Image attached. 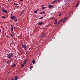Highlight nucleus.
Instances as JSON below:
<instances>
[{"label":"nucleus","mask_w":80,"mask_h":80,"mask_svg":"<svg viewBox=\"0 0 80 80\" xmlns=\"http://www.w3.org/2000/svg\"><path fill=\"white\" fill-rule=\"evenodd\" d=\"M13 55L12 54H8V56H7V58H10L11 57H13Z\"/></svg>","instance_id":"nucleus-1"},{"label":"nucleus","mask_w":80,"mask_h":80,"mask_svg":"<svg viewBox=\"0 0 80 80\" xmlns=\"http://www.w3.org/2000/svg\"><path fill=\"white\" fill-rule=\"evenodd\" d=\"M11 18L12 20H15L16 19V17L13 16H11Z\"/></svg>","instance_id":"nucleus-2"},{"label":"nucleus","mask_w":80,"mask_h":80,"mask_svg":"<svg viewBox=\"0 0 80 80\" xmlns=\"http://www.w3.org/2000/svg\"><path fill=\"white\" fill-rule=\"evenodd\" d=\"M2 12L5 13H7V12H8V11H6V10H5V9H3L2 10Z\"/></svg>","instance_id":"nucleus-3"},{"label":"nucleus","mask_w":80,"mask_h":80,"mask_svg":"<svg viewBox=\"0 0 80 80\" xmlns=\"http://www.w3.org/2000/svg\"><path fill=\"white\" fill-rule=\"evenodd\" d=\"M45 35V33H42V35L40 37V38H43Z\"/></svg>","instance_id":"nucleus-4"},{"label":"nucleus","mask_w":80,"mask_h":80,"mask_svg":"<svg viewBox=\"0 0 80 80\" xmlns=\"http://www.w3.org/2000/svg\"><path fill=\"white\" fill-rule=\"evenodd\" d=\"M40 14H41L42 15H43V14H45V12L44 11L43 12H40Z\"/></svg>","instance_id":"nucleus-5"},{"label":"nucleus","mask_w":80,"mask_h":80,"mask_svg":"<svg viewBox=\"0 0 80 80\" xmlns=\"http://www.w3.org/2000/svg\"><path fill=\"white\" fill-rule=\"evenodd\" d=\"M11 67L12 68H14V67H16V65L13 64V65H11Z\"/></svg>","instance_id":"nucleus-6"},{"label":"nucleus","mask_w":80,"mask_h":80,"mask_svg":"<svg viewBox=\"0 0 80 80\" xmlns=\"http://www.w3.org/2000/svg\"><path fill=\"white\" fill-rule=\"evenodd\" d=\"M22 47H23L25 50H26L27 48L26 47V46L25 45H22Z\"/></svg>","instance_id":"nucleus-7"},{"label":"nucleus","mask_w":80,"mask_h":80,"mask_svg":"<svg viewBox=\"0 0 80 80\" xmlns=\"http://www.w3.org/2000/svg\"><path fill=\"white\" fill-rule=\"evenodd\" d=\"M42 24H43V22H39L38 23V24L39 25H42Z\"/></svg>","instance_id":"nucleus-8"},{"label":"nucleus","mask_w":80,"mask_h":80,"mask_svg":"<svg viewBox=\"0 0 80 80\" xmlns=\"http://www.w3.org/2000/svg\"><path fill=\"white\" fill-rule=\"evenodd\" d=\"M48 6L49 7V8H52V7H53V6L51 5H48Z\"/></svg>","instance_id":"nucleus-9"},{"label":"nucleus","mask_w":80,"mask_h":80,"mask_svg":"<svg viewBox=\"0 0 80 80\" xmlns=\"http://www.w3.org/2000/svg\"><path fill=\"white\" fill-rule=\"evenodd\" d=\"M18 77H17V76H16V77H15V78H14V80H17V79H18Z\"/></svg>","instance_id":"nucleus-10"},{"label":"nucleus","mask_w":80,"mask_h":80,"mask_svg":"<svg viewBox=\"0 0 80 80\" xmlns=\"http://www.w3.org/2000/svg\"><path fill=\"white\" fill-rule=\"evenodd\" d=\"M66 19H67V18H64L62 22H64L66 20Z\"/></svg>","instance_id":"nucleus-11"},{"label":"nucleus","mask_w":80,"mask_h":80,"mask_svg":"<svg viewBox=\"0 0 80 80\" xmlns=\"http://www.w3.org/2000/svg\"><path fill=\"white\" fill-rule=\"evenodd\" d=\"M57 2V0H55L53 2L54 3H55Z\"/></svg>","instance_id":"nucleus-12"},{"label":"nucleus","mask_w":80,"mask_h":80,"mask_svg":"<svg viewBox=\"0 0 80 80\" xmlns=\"http://www.w3.org/2000/svg\"><path fill=\"white\" fill-rule=\"evenodd\" d=\"M78 5H79V2H78V4L76 5V7H77L78 6Z\"/></svg>","instance_id":"nucleus-13"},{"label":"nucleus","mask_w":80,"mask_h":80,"mask_svg":"<svg viewBox=\"0 0 80 80\" xmlns=\"http://www.w3.org/2000/svg\"><path fill=\"white\" fill-rule=\"evenodd\" d=\"M34 13H37V10H35Z\"/></svg>","instance_id":"nucleus-14"},{"label":"nucleus","mask_w":80,"mask_h":80,"mask_svg":"<svg viewBox=\"0 0 80 80\" xmlns=\"http://www.w3.org/2000/svg\"><path fill=\"white\" fill-rule=\"evenodd\" d=\"M32 62V63H33V64H35V60H33Z\"/></svg>","instance_id":"nucleus-15"},{"label":"nucleus","mask_w":80,"mask_h":80,"mask_svg":"<svg viewBox=\"0 0 80 80\" xmlns=\"http://www.w3.org/2000/svg\"><path fill=\"white\" fill-rule=\"evenodd\" d=\"M10 62V60H9L7 62V64H8V63H9V62Z\"/></svg>","instance_id":"nucleus-16"},{"label":"nucleus","mask_w":80,"mask_h":80,"mask_svg":"<svg viewBox=\"0 0 80 80\" xmlns=\"http://www.w3.org/2000/svg\"><path fill=\"white\" fill-rule=\"evenodd\" d=\"M11 30L12 31H13V26L12 27H11Z\"/></svg>","instance_id":"nucleus-17"},{"label":"nucleus","mask_w":80,"mask_h":80,"mask_svg":"<svg viewBox=\"0 0 80 80\" xmlns=\"http://www.w3.org/2000/svg\"><path fill=\"white\" fill-rule=\"evenodd\" d=\"M32 68H33V66H31L30 68V70H32Z\"/></svg>","instance_id":"nucleus-18"},{"label":"nucleus","mask_w":80,"mask_h":80,"mask_svg":"<svg viewBox=\"0 0 80 80\" xmlns=\"http://www.w3.org/2000/svg\"><path fill=\"white\" fill-rule=\"evenodd\" d=\"M14 5H15L16 6H17V5H18V4H17L15 3H14Z\"/></svg>","instance_id":"nucleus-19"},{"label":"nucleus","mask_w":80,"mask_h":80,"mask_svg":"<svg viewBox=\"0 0 80 80\" xmlns=\"http://www.w3.org/2000/svg\"><path fill=\"white\" fill-rule=\"evenodd\" d=\"M45 8H46L45 7L42 8V10H44V9H45Z\"/></svg>","instance_id":"nucleus-20"},{"label":"nucleus","mask_w":80,"mask_h":80,"mask_svg":"<svg viewBox=\"0 0 80 80\" xmlns=\"http://www.w3.org/2000/svg\"><path fill=\"white\" fill-rule=\"evenodd\" d=\"M2 18H6V17L4 16H2Z\"/></svg>","instance_id":"nucleus-21"},{"label":"nucleus","mask_w":80,"mask_h":80,"mask_svg":"<svg viewBox=\"0 0 80 80\" xmlns=\"http://www.w3.org/2000/svg\"><path fill=\"white\" fill-rule=\"evenodd\" d=\"M62 20H62V21H60L59 22H58V24H59V23H60V22H62Z\"/></svg>","instance_id":"nucleus-22"},{"label":"nucleus","mask_w":80,"mask_h":80,"mask_svg":"<svg viewBox=\"0 0 80 80\" xmlns=\"http://www.w3.org/2000/svg\"><path fill=\"white\" fill-rule=\"evenodd\" d=\"M55 22L56 23H57V19H56V20H55Z\"/></svg>","instance_id":"nucleus-23"},{"label":"nucleus","mask_w":80,"mask_h":80,"mask_svg":"<svg viewBox=\"0 0 80 80\" xmlns=\"http://www.w3.org/2000/svg\"><path fill=\"white\" fill-rule=\"evenodd\" d=\"M39 19H43V17L40 18Z\"/></svg>","instance_id":"nucleus-24"},{"label":"nucleus","mask_w":80,"mask_h":80,"mask_svg":"<svg viewBox=\"0 0 80 80\" xmlns=\"http://www.w3.org/2000/svg\"><path fill=\"white\" fill-rule=\"evenodd\" d=\"M10 36L12 37H13V36L12 35V34H10Z\"/></svg>","instance_id":"nucleus-25"},{"label":"nucleus","mask_w":80,"mask_h":80,"mask_svg":"<svg viewBox=\"0 0 80 80\" xmlns=\"http://www.w3.org/2000/svg\"><path fill=\"white\" fill-rule=\"evenodd\" d=\"M11 27H13V26H12V25H11Z\"/></svg>","instance_id":"nucleus-26"},{"label":"nucleus","mask_w":80,"mask_h":80,"mask_svg":"<svg viewBox=\"0 0 80 80\" xmlns=\"http://www.w3.org/2000/svg\"><path fill=\"white\" fill-rule=\"evenodd\" d=\"M23 0H20L21 2H23Z\"/></svg>","instance_id":"nucleus-27"},{"label":"nucleus","mask_w":80,"mask_h":80,"mask_svg":"<svg viewBox=\"0 0 80 80\" xmlns=\"http://www.w3.org/2000/svg\"><path fill=\"white\" fill-rule=\"evenodd\" d=\"M53 3H54L53 2H52V3L51 4H52V5H53Z\"/></svg>","instance_id":"nucleus-28"},{"label":"nucleus","mask_w":80,"mask_h":80,"mask_svg":"<svg viewBox=\"0 0 80 80\" xmlns=\"http://www.w3.org/2000/svg\"><path fill=\"white\" fill-rule=\"evenodd\" d=\"M60 15H61V13H60V14L59 15V16H60Z\"/></svg>","instance_id":"nucleus-29"},{"label":"nucleus","mask_w":80,"mask_h":80,"mask_svg":"<svg viewBox=\"0 0 80 80\" xmlns=\"http://www.w3.org/2000/svg\"><path fill=\"white\" fill-rule=\"evenodd\" d=\"M58 1V2H60V1L59 0H57V2Z\"/></svg>","instance_id":"nucleus-30"},{"label":"nucleus","mask_w":80,"mask_h":80,"mask_svg":"<svg viewBox=\"0 0 80 80\" xmlns=\"http://www.w3.org/2000/svg\"><path fill=\"white\" fill-rule=\"evenodd\" d=\"M22 66H24V64H22Z\"/></svg>","instance_id":"nucleus-31"},{"label":"nucleus","mask_w":80,"mask_h":80,"mask_svg":"<svg viewBox=\"0 0 80 80\" xmlns=\"http://www.w3.org/2000/svg\"><path fill=\"white\" fill-rule=\"evenodd\" d=\"M38 12H39V11H40V10H39V9H38Z\"/></svg>","instance_id":"nucleus-32"},{"label":"nucleus","mask_w":80,"mask_h":80,"mask_svg":"<svg viewBox=\"0 0 80 80\" xmlns=\"http://www.w3.org/2000/svg\"><path fill=\"white\" fill-rule=\"evenodd\" d=\"M24 64H26V62H25L24 63Z\"/></svg>","instance_id":"nucleus-33"},{"label":"nucleus","mask_w":80,"mask_h":80,"mask_svg":"<svg viewBox=\"0 0 80 80\" xmlns=\"http://www.w3.org/2000/svg\"><path fill=\"white\" fill-rule=\"evenodd\" d=\"M1 31H2V29H0V32H1Z\"/></svg>","instance_id":"nucleus-34"},{"label":"nucleus","mask_w":80,"mask_h":80,"mask_svg":"<svg viewBox=\"0 0 80 80\" xmlns=\"http://www.w3.org/2000/svg\"><path fill=\"white\" fill-rule=\"evenodd\" d=\"M42 7H44V5H42Z\"/></svg>","instance_id":"nucleus-35"},{"label":"nucleus","mask_w":80,"mask_h":80,"mask_svg":"<svg viewBox=\"0 0 80 80\" xmlns=\"http://www.w3.org/2000/svg\"><path fill=\"white\" fill-rule=\"evenodd\" d=\"M54 24H57V23H56V22H54Z\"/></svg>","instance_id":"nucleus-36"},{"label":"nucleus","mask_w":80,"mask_h":80,"mask_svg":"<svg viewBox=\"0 0 80 80\" xmlns=\"http://www.w3.org/2000/svg\"><path fill=\"white\" fill-rule=\"evenodd\" d=\"M21 68H23V67H21Z\"/></svg>","instance_id":"nucleus-37"},{"label":"nucleus","mask_w":80,"mask_h":80,"mask_svg":"<svg viewBox=\"0 0 80 80\" xmlns=\"http://www.w3.org/2000/svg\"><path fill=\"white\" fill-rule=\"evenodd\" d=\"M26 54H28V52H26Z\"/></svg>","instance_id":"nucleus-38"},{"label":"nucleus","mask_w":80,"mask_h":80,"mask_svg":"<svg viewBox=\"0 0 80 80\" xmlns=\"http://www.w3.org/2000/svg\"><path fill=\"white\" fill-rule=\"evenodd\" d=\"M23 77V76H21V77Z\"/></svg>","instance_id":"nucleus-39"},{"label":"nucleus","mask_w":80,"mask_h":80,"mask_svg":"<svg viewBox=\"0 0 80 80\" xmlns=\"http://www.w3.org/2000/svg\"><path fill=\"white\" fill-rule=\"evenodd\" d=\"M26 60H28V59H26Z\"/></svg>","instance_id":"nucleus-40"},{"label":"nucleus","mask_w":80,"mask_h":80,"mask_svg":"<svg viewBox=\"0 0 80 80\" xmlns=\"http://www.w3.org/2000/svg\"><path fill=\"white\" fill-rule=\"evenodd\" d=\"M61 0H59V1H61Z\"/></svg>","instance_id":"nucleus-41"},{"label":"nucleus","mask_w":80,"mask_h":80,"mask_svg":"<svg viewBox=\"0 0 80 80\" xmlns=\"http://www.w3.org/2000/svg\"><path fill=\"white\" fill-rule=\"evenodd\" d=\"M8 37V36H7V37Z\"/></svg>","instance_id":"nucleus-42"},{"label":"nucleus","mask_w":80,"mask_h":80,"mask_svg":"<svg viewBox=\"0 0 80 80\" xmlns=\"http://www.w3.org/2000/svg\"><path fill=\"white\" fill-rule=\"evenodd\" d=\"M14 29H15V28H14Z\"/></svg>","instance_id":"nucleus-43"}]
</instances>
